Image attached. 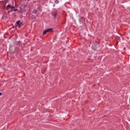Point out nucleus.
<instances>
[{"label": "nucleus", "instance_id": "obj_10", "mask_svg": "<svg viewBox=\"0 0 130 130\" xmlns=\"http://www.w3.org/2000/svg\"><path fill=\"white\" fill-rule=\"evenodd\" d=\"M14 7V6H11V8H13Z\"/></svg>", "mask_w": 130, "mask_h": 130}, {"label": "nucleus", "instance_id": "obj_16", "mask_svg": "<svg viewBox=\"0 0 130 130\" xmlns=\"http://www.w3.org/2000/svg\"><path fill=\"white\" fill-rule=\"evenodd\" d=\"M36 16H34V18H36Z\"/></svg>", "mask_w": 130, "mask_h": 130}, {"label": "nucleus", "instance_id": "obj_3", "mask_svg": "<svg viewBox=\"0 0 130 130\" xmlns=\"http://www.w3.org/2000/svg\"><path fill=\"white\" fill-rule=\"evenodd\" d=\"M57 12H55L53 13V15L54 16V18H56V16L57 15Z\"/></svg>", "mask_w": 130, "mask_h": 130}, {"label": "nucleus", "instance_id": "obj_14", "mask_svg": "<svg viewBox=\"0 0 130 130\" xmlns=\"http://www.w3.org/2000/svg\"><path fill=\"white\" fill-rule=\"evenodd\" d=\"M84 18V17H81V19H83Z\"/></svg>", "mask_w": 130, "mask_h": 130}, {"label": "nucleus", "instance_id": "obj_12", "mask_svg": "<svg viewBox=\"0 0 130 130\" xmlns=\"http://www.w3.org/2000/svg\"><path fill=\"white\" fill-rule=\"evenodd\" d=\"M13 11V10L12 9H11V11H10V12H12V11Z\"/></svg>", "mask_w": 130, "mask_h": 130}, {"label": "nucleus", "instance_id": "obj_18", "mask_svg": "<svg viewBox=\"0 0 130 130\" xmlns=\"http://www.w3.org/2000/svg\"><path fill=\"white\" fill-rule=\"evenodd\" d=\"M9 12H10V11H9L8 12V13Z\"/></svg>", "mask_w": 130, "mask_h": 130}, {"label": "nucleus", "instance_id": "obj_2", "mask_svg": "<svg viewBox=\"0 0 130 130\" xmlns=\"http://www.w3.org/2000/svg\"><path fill=\"white\" fill-rule=\"evenodd\" d=\"M53 29L52 28H49L43 31V35L45 34L47 32H51L53 31Z\"/></svg>", "mask_w": 130, "mask_h": 130}, {"label": "nucleus", "instance_id": "obj_8", "mask_svg": "<svg viewBox=\"0 0 130 130\" xmlns=\"http://www.w3.org/2000/svg\"><path fill=\"white\" fill-rule=\"evenodd\" d=\"M18 10L17 9H14V11H18Z\"/></svg>", "mask_w": 130, "mask_h": 130}, {"label": "nucleus", "instance_id": "obj_6", "mask_svg": "<svg viewBox=\"0 0 130 130\" xmlns=\"http://www.w3.org/2000/svg\"><path fill=\"white\" fill-rule=\"evenodd\" d=\"M59 2L58 0H56L55 1V3L56 4H57V3H58Z\"/></svg>", "mask_w": 130, "mask_h": 130}, {"label": "nucleus", "instance_id": "obj_1", "mask_svg": "<svg viewBox=\"0 0 130 130\" xmlns=\"http://www.w3.org/2000/svg\"><path fill=\"white\" fill-rule=\"evenodd\" d=\"M16 24V25L15 26H18L19 28H20L23 25V23L20 20L17 21Z\"/></svg>", "mask_w": 130, "mask_h": 130}, {"label": "nucleus", "instance_id": "obj_17", "mask_svg": "<svg viewBox=\"0 0 130 130\" xmlns=\"http://www.w3.org/2000/svg\"><path fill=\"white\" fill-rule=\"evenodd\" d=\"M55 4H54V5H53V6H54H54H55Z\"/></svg>", "mask_w": 130, "mask_h": 130}, {"label": "nucleus", "instance_id": "obj_9", "mask_svg": "<svg viewBox=\"0 0 130 130\" xmlns=\"http://www.w3.org/2000/svg\"><path fill=\"white\" fill-rule=\"evenodd\" d=\"M18 43H21V41H19L18 42Z\"/></svg>", "mask_w": 130, "mask_h": 130}, {"label": "nucleus", "instance_id": "obj_11", "mask_svg": "<svg viewBox=\"0 0 130 130\" xmlns=\"http://www.w3.org/2000/svg\"><path fill=\"white\" fill-rule=\"evenodd\" d=\"M2 92H0V95H2Z\"/></svg>", "mask_w": 130, "mask_h": 130}, {"label": "nucleus", "instance_id": "obj_15", "mask_svg": "<svg viewBox=\"0 0 130 130\" xmlns=\"http://www.w3.org/2000/svg\"><path fill=\"white\" fill-rule=\"evenodd\" d=\"M79 21L80 22H81V20H80V19H79Z\"/></svg>", "mask_w": 130, "mask_h": 130}, {"label": "nucleus", "instance_id": "obj_13", "mask_svg": "<svg viewBox=\"0 0 130 130\" xmlns=\"http://www.w3.org/2000/svg\"><path fill=\"white\" fill-rule=\"evenodd\" d=\"M15 27V26H12V28H14V27Z\"/></svg>", "mask_w": 130, "mask_h": 130}, {"label": "nucleus", "instance_id": "obj_5", "mask_svg": "<svg viewBox=\"0 0 130 130\" xmlns=\"http://www.w3.org/2000/svg\"><path fill=\"white\" fill-rule=\"evenodd\" d=\"M37 12L38 11L37 10H33L32 13H35V14H36L37 13Z\"/></svg>", "mask_w": 130, "mask_h": 130}, {"label": "nucleus", "instance_id": "obj_7", "mask_svg": "<svg viewBox=\"0 0 130 130\" xmlns=\"http://www.w3.org/2000/svg\"><path fill=\"white\" fill-rule=\"evenodd\" d=\"M5 18V16L4 15H3L2 17V19H4Z\"/></svg>", "mask_w": 130, "mask_h": 130}, {"label": "nucleus", "instance_id": "obj_4", "mask_svg": "<svg viewBox=\"0 0 130 130\" xmlns=\"http://www.w3.org/2000/svg\"><path fill=\"white\" fill-rule=\"evenodd\" d=\"M11 6L10 5H8L7 7H6V10H8L9 8H11Z\"/></svg>", "mask_w": 130, "mask_h": 130}]
</instances>
